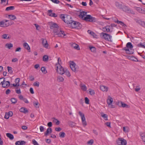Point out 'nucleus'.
I'll return each mask as SVG.
<instances>
[{
  "label": "nucleus",
  "instance_id": "a211bd4d",
  "mask_svg": "<svg viewBox=\"0 0 145 145\" xmlns=\"http://www.w3.org/2000/svg\"><path fill=\"white\" fill-rule=\"evenodd\" d=\"M100 89L103 91L107 92L108 91V88L106 86L101 85L100 87Z\"/></svg>",
  "mask_w": 145,
  "mask_h": 145
},
{
  "label": "nucleus",
  "instance_id": "13d9d810",
  "mask_svg": "<svg viewBox=\"0 0 145 145\" xmlns=\"http://www.w3.org/2000/svg\"><path fill=\"white\" fill-rule=\"evenodd\" d=\"M9 118V115L8 114V113H7V112H6L4 118L6 119H8Z\"/></svg>",
  "mask_w": 145,
  "mask_h": 145
},
{
  "label": "nucleus",
  "instance_id": "4d7b16f0",
  "mask_svg": "<svg viewBox=\"0 0 145 145\" xmlns=\"http://www.w3.org/2000/svg\"><path fill=\"white\" fill-rule=\"evenodd\" d=\"M130 59L131 60L135 61H136L137 60H138L137 58L133 56L130 57Z\"/></svg>",
  "mask_w": 145,
  "mask_h": 145
},
{
  "label": "nucleus",
  "instance_id": "cd10ccee",
  "mask_svg": "<svg viewBox=\"0 0 145 145\" xmlns=\"http://www.w3.org/2000/svg\"><path fill=\"white\" fill-rule=\"evenodd\" d=\"M2 38L5 39H9L10 38L9 35H8L5 34L2 35Z\"/></svg>",
  "mask_w": 145,
  "mask_h": 145
},
{
  "label": "nucleus",
  "instance_id": "f3484780",
  "mask_svg": "<svg viewBox=\"0 0 145 145\" xmlns=\"http://www.w3.org/2000/svg\"><path fill=\"white\" fill-rule=\"evenodd\" d=\"M135 9L139 12L143 14H145V8L142 9L140 7H135Z\"/></svg>",
  "mask_w": 145,
  "mask_h": 145
},
{
  "label": "nucleus",
  "instance_id": "bf43d9fd",
  "mask_svg": "<svg viewBox=\"0 0 145 145\" xmlns=\"http://www.w3.org/2000/svg\"><path fill=\"white\" fill-rule=\"evenodd\" d=\"M39 129L41 132H42L44 131V127L40 126L39 127Z\"/></svg>",
  "mask_w": 145,
  "mask_h": 145
},
{
  "label": "nucleus",
  "instance_id": "ddd939ff",
  "mask_svg": "<svg viewBox=\"0 0 145 145\" xmlns=\"http://www.w3.org/2000/svg\"><path fill=\"white\" fill-rule=\"evenodd\" d=\"M42 44L43 46L45 48H48V43L46 39H42Z\"/></svg>",
  "mask_w": 145,
  "mask_h": 145
},
{
  "label": "nucleus",
  "instance_id": "774afa93",
  "mask_svg": "<svg viewBox=\"0 0 145 145\" xmlns=\"http://www.w3.org/2000/svg\"><path fill=\"white\" fill-rule=\"evenodd\" d=\"M140 134V135L142 137L144 138L145 137V133H141Z\"/></svg>",
  "mask_w": 145,
  "mask_h": 145
},
{
  "label": "nucleus",
  "instance_id": "4c0bfd02",
  "mask_svg": "<svg viewBox=\"0 0 145 145\" xmlns=\"http://www.w3.org/2000/svg\"><path fill=\"white\" fill-rule=\"evenodd\" d=\"M60 17L65 22L66 18V16H65L64 14H61L60 15Z\"/></svg>",
  "mask_w": 145,
  "mask_h": 145
},
{
  "label": "nucleus",
  "instance_id": "72a5a7b5",
  "mask_svg": "<svg viewBox=\"0 0 145 145\" xmlns=\"http://www.w3.org/2000/svg\"><path fill=\"white\" fill-rule=\"evenodd\" d=\"M101 116L105 120H108L107 115L103 113H101Z\"/></svg>",
  "mask_w": 145,
  "mask_h": 145
},
{
  "label": "nucleus",
  "instance_id": "4468645a",
  "mask_svg": "<svg viewBox=\"0 0 145 145\" xmlns=\"http://www.w3.org/2000/svg\"><path fill=\"white\" fill-rule=\"evenodd\" d=\"M49 25L50 28L52 29L57 28L58 27L57 25L54 22L50 23Z\"/></svg>",
  "mask_w": 145,
  "mask_h": 145
},
{
  "label": "nucleus",
  "instance_id": "423d86ee",
  "mask_svg": "<svg viewBox=\"0 0 145 145\" xmlns=\"http://www.w3.org/2000/svg\"><path fill=\"white\" fill-rule=\"evenodd\" d=\"M72 27L73 28L80 29L82 27V25L79 22L75 21L74 20L72 21V23L71 24Z\"/></svg>",
  "mask_w": 145,
  "mask_h": 145
},
{
  "label": "nucleus",
  "instance_id": "c756f323",
  "mask_svg": "<svg viewBox=\"0 0 145 145\" xmlns=\"http://www.w3.org/2000/svg\"><path fill=\"white\" fill-rule=\"evenodd\" d=\"M115 22H117L118 24H120V25L122 26L125 27L126 25L123 22L118 20L117 19L115 21Z\"/></svg>",
  "mask_w": 145,
  "mask_h": 145
},
{
  "label": "nucleus",
  "instance_id": "1a4fd4ad",
  "mask_svg": "<svg viewBox=\"0 0 145 145\" xmlns=\"http://www.w3.org/2000/svg\"><path fill=\"white\" fill-rule=\"evenodd\" d=\"M117 142L118 145H126L127 144L126 140L122 138H119Z\"/></svg>",
  "mask_w": 145,
  "mask_h": 145
},
{
  "label": "nucleus",
  "instance_id": "09e8293b",
  "mask_svg": "<svg viewBox=\"0 0 145 145\" xmlns=\"http://www.w3.org/2000/svg\"><path fill=\"white\" fill-rule=\"evenodd\" d=\"M11 101L12 103L15 104L17 102V100L15 98H12L11 99Z\"/></svg>",
  "mask_w": 145,
  "mask_h": 145
},
{
  "label": "nucleus",
  "instance_id": "6e6552de",
  "mask_svg": "<svg viewBox=\"0 0 145 145\" xmlns=\"http://www.w3.org/2000/svg\"><path fill=\"white\" fill-rule=\"evenodd\" d=\"M78 113L80 116L81 117L82 123L84 127L86 126L87 125V123L86 121V118L84 114L82 113L80 111H79Z\"/></svg>",
  "mask_w": 145,
  "mask_h": 145
},
{
  "label": "nucleus",
  "instance_id": "58836bf2",
  "mask_svg": "<svg viewBox=\"0 0 145 145\" xmlns=\"http://www.w3.org/2000/svg\"><path fill=\"white\" fill-rule=\"evenodd\" d=\"M137 46L139 47L142 48H145V44L144 43H142L141 42L138 44Z\"/></svg>",
  "mask_w": 145,
  "mask_h": 145
},
{
  "label": "nucleus",
  "instance_id": "5fc2aeb1",
  "mask_svg": "<svg viewBox=\"0 0 145 145\" xmlns=\"http://www.w3.org/2000/svg\"><path fill=\"white\" fill-rule=\"evenodd\" d=\"M34 25L35 26V27L36 28V29L37 30H39L40 29V26L37 24H34Z\"/></svg>",
  "mask_w": 145,
  "mask_h": 145
},
{
  "label": "nucleus",
  "instance_id": "e2e57ef3",
  "mask_svg": "<svg viewBox=\"0 0 145 145\" xmlns=\"http://www.w3.org/2000/svg\"><path fill=\"white\" fill-rule=\"evenodd\" d=\"M128 106V105H127L122 102L121 106L123 107H127Z\"/></svg>",
  "mask_w": 145,
  "mask_h": 145
},
{
  "label": "nucleus",
  "instance_id": "f704fd0d",
  "mask_svg": "<svg viewBox=\"0 0 145 145\" xmlns=\"http://www.w3.org/2000/svg\"><path fill=\"white\" fill-rule=\"evenodd\" d=\"M80 87L84 91H86L87 90V87L84 84H81L80 85Z\"/></svg>",
  "mask_w": 145,
  "mask_h": 145
},
{
  "label": "nucleus",
  "instance_id": "ea45409f",
  "mask_svg": "<svg viewBox=\"0 0 145 145\" xmlns=\"http://www.w3.org/2000/svg\"><path fill=\"white\" fill-rule=\"evenodd\" d=\"M89 48L92 52H96V48L95 47L93 46H89Z\"/></svg>",
  "mask_w": 145,
  "mask_h": 145
},
{
  "label": "nucleus",
  "instance_id": "20e7f679",
  "mask_svg": "<svg viewBox=\"0 0 145 145\" xmlns=\"http://www.w3.org/2000/svg\"><path fill=\"white\" fill-rule=\"evenodd\" d=\"M70 66L72 71L76 72L78 71V67L73 61H70Z\"/></svg>",
  "mask_w": 145,
  "mask_h": 145
},
{
  "label": "nucleus",
  "instance_id": "5701e85b",
  "mask_svg": "<svg viewBox=\"0 0 145 145\" xmlns=\"http://www.w3.org/2000/svg\"><path fill=\"white\" fill-rule=\"evenodd\" d=\"M20 112H23L24 113H26L28 112V111L27 109L24 107H22L20 110Z\"/></svg>",
  "mask_w": 145,
  "mask_h": 145
},
{
  "label": "nucleus",
  "instance_id": "0eeeda50",
  "mask_svg": "<svg viewBox=\"0 0 145 145\" xmlns=\"http://www.w3.org/2000/svg\"><path fill=\"white\" fill-rule=\"evenodd\" d=\"M56 70L57 73L61 75H62L65 73V70L59 64V65L57 66Z\"/></svg>",
  "mask_w": 145,
  "mask_h": 145
},
{
  "label": "nucleus",
  "instance_id": "680f3d73",
  "mask_svg": "<svg viewBox=\"0 0 145 145\" xmlns=\"http://www.w3.org/2000/svg\"><path fill=\"white\" fill-rule=\"evenodd\" d=\"M93 143V140L92 139L91 140L88 142V144L91 145Z\"/></svg>",
  "mask_w": 145,
  "mask_h": 145
},
{
  "label": "nucleus",
  "instance_id": "a18cd8bd",
  "mask_svg": "<svg viewBox=\"0 0 145 145\" xmlns=\"http://www.w3.org/2000/svg\"><path fill=\"white\" fill-rule=\"evenodd\" d=\"M65 134L64 132H61L59 133V136L61 138H64L65 137Z\"/></svg>",
  "mask_w": 145,
  "mask_h": 145
},
{
  "label": "nucleus",
  "instance_id": "9b49d317",
  "mask_svg": "<svg viewBox=\"0 0 145 145\" xmlns=\"http://www.w3.org/2000/svg\"><path fill=\"white\" fill-rule=\"evenodd\" d=\"M5 78H4L2 86L4 88H8L10 85L9 81H7L5 80Z\"/></svg>",
  "mask_w": 145,
  "mask_h": 145
},
{
  "label": "nucleus",
  "instance_id": "2f4dec72",
  "mask_svg": "<svg viewBox=\"0 0 145 145\" xmlns=\"http://www.w3.org/2000/svg\"><path fill=\"white\" fill-rule=\"evenodd\" d=\"M13 45L12 43H7L5 45L6 47H7L9 49H10L11 48L13 47Z\"/></svg>",
  "mask_w": 145,
  "mask_h": 145
},
{
  "label": "nucleus",
  "instance_id": "864d4df0",
  "mask_svg": "<svg viewBox=\"0 0 145 145\" xmlns=\"http://www.w3.org/2000/svg\"><path fill=\"white\" fill-rule=\"evenodd\" d=\"M123 10V11L126 12L127 11H128L129 10V9H128V7H122Z\"/></svg>",
  "mask_w": 145,
  "mask_h": 145
},
{
  "label": "nucleus",
  "instance_id": "bb28decb",
  "mask_svg": "<svg viewBox=\"0 0 145 145\" xmlns=\"http://www.w3.org/2000/svg\"><path fill=\"white\" fill-rule=\"evenodd\" d=\"M123 131L125 133H128L129 131V128L127 126L123 127Z\"/></svg>",
  "mask_w": 145,
  "mask_h": 145
},
{
  "label": "nucleus",
  "instance_id": "a19ab883",
  "mask_svg": "<svg viewBox=\"0 0 145 145\" xmlns=\"http://www.w3.org/2000/svg\"><path fill=\"white\" fill-rule=\"evenodd\" d=\"M8 16L12 20H14L16 19V16L14 15H9Z\"/></svg>",
  "mask_w": 145,
  "mask_h": 145
},
{
  "label": "nucleus",
  "instance_id": "4be33fe9",
  "mask_svg": "<svg viewBox=\"0 0 145 145\" xmlns=\"http://www.w3.org/2000/svg\"><path fill=\"white\" fill-rule=\"evenodd\" d=\"M23 46L25 48L28 50V52H30V47L27 43L26 42L24 43L23 44Z\"/></svg>",
  "mask_w": 145,
  "mask_h": 145
},
{
  "label": "nucleus",
  "instance_id": "a878e982",
  "mask_svg": "<svg viewBox=\"0 0 145 145\" xmlns=\"http://www.w3.org/2000/svg\"><path fill=\"white\" fill-rule=\"evenodd\" d=\"M71 46L72 47L77 50H80V47L79 46L75 43H72L71 44Z\"/></svg>",
  "mask_w": 145,
  "mask_h": 145
},
{
  "label": "nucleus",
  "instance_id": "aec40b11",
  "mask_svg": "<svg viewBox=\"0 0 145 145\" xmlns=\"http://www.w3.org/2000/svg\"><path fill=\"white\" fill-rule=\"evenodd\" d=\"M25 144V142L23 140L18 141L15 143L16 145H24Z\"/></svg>",
  "mask_w": 145,
  "mask_h": 145
},
{
  "label": "nucleus",
  "instance_id": "37998d69",
  "mask_svg": "<svg viewBox=\"0 0 145 145\" xmlns=\"http://www.w3.org/2000/svg\"><path fill=\"white\" fill-rule=\"evenodd\" d=\"M65 74L68 77H70L71 76V74L69 72V71L66 69L65 71Z\"/></svg>",
  "mask_w": 145,
  "mask_h": 145
},
{
  "label": "nucleus",
  "instance_id": "412c9836",
  "mask_svg": "<svg viewBox=\"0 0 145 145\" xmlns=\"http://www.w3.org/2000/svg\"><path fill=\"white\" fill-rule=\"evenodd\" d=\"M86 13L84 11L80 12L79 15V17L83 19L84 16L86 15Z\"/></svg>",
  "mask_w": 145,
  "mask_h": 145
},
{
  "label": "nucleus",
  "instance_id": "69168bd1",
  "mask_svg": "<svg viewBox=\"0 0 145 145\" xmlns=\"http://www.w3.org/2000/svg\"><path fill=\"white\" fill-rule=\"evenodd\" d=\"M29 78L30 81H33L35 79L34 77L32 76H29Z\"/></svg>",
  "mask_w": 145,
  "mask_h": 145
},
{
  "label": "nucleus",
  "instance_id": "6ab92c4d",
  "mask_svg": "<svg viewBox=\"0 0 145 145\" xmlns=\"http://www.w3.org/2000/svg\"><path fill=\"white\" fill-rule=\"evenodd\" d=\"M115 5L116 7L118 9H121L122 8L123 6L121 3L118 2L115 3Z\"/></svg>",
  "mask_w": 145,
  "mask_h": 145
},
{
  "label": "nucleus",
  "instance_id": "f8f14e48",
  "mask_svg": "<svg viewBox=\"0 0 145 145\" xmlns=\"http://www.w3.org/2000/svg\"><path fill=\"white\" fill-rule=\"evenodd\" d=\"M65 22L68 24H71L72 23V18L70 15H66V18L65 20Z\"/></svg>",
  "mask_w": 145,
  "mask_h": 145
},
{
  "label": "nucleus",
  "instance_id": "de8ad7c7",
  "mask_svg": "<svg viewBox=\"0 0 145 145\" xmlns=\"http://www.w3.org/2000/svg\"><path fill=\"white\" fill-rule=\"evenodd\" d=\"M48 57L47 55H44L43 57V60L44 61H48Z\"/></svg>",
  "mask_w": 145,
  "mask_h": 145
},
{
  "label": "nucleus",
  "instance_id": "393cba45",
  "mask_svg": "<svg viewBox=\"0 0 145 145\" xmlns=\"http://www.w3.org/2000/svg\"><path fill=\"white\" fill-rule=\"evenodd\" d=\"M111 26L110 25H107L105 26V27L103 28V29H105V31H105L106 32H110V28H111Z\"/></svg>",
  "mask_w": 145,
  "mask_h": 145
},
{
  "label": "nucleus",
  "instance_id": "8fccbe9b",
  "mask_svg": "<svg viewBox=\"0 0 145 145\" xmlns=\"http://www.w3.org/2000/svg\"><path fill=\"white\" fill-rule=\"evenodd\" d=\"M42 72L44 73H46L47 72L46 70V68L44 67H42L41 69Z\"/></svg>",
  "mask_w": 145,
  "mask_h": 145
},
{
  "label": "nucleus",
  "instance_id": "f03ea898",
  "mask_svg": "<svg viewBox=\"0 0 145 145\" xmlns=\"http://www.w3.org/2000/svg\"><path fill=\"white\" fill-rule=\"evenodd\" d=\"M53 33L55 36L57 35L59 37H62V35H63V36L64 37L66 35L63 31L58 30L57 29H54L53 31Z\"/></svg>",
  "mask_w": 145,
  "mask_h": 145
},
{
  "label": "nucleus",
  "instance_id": "7c9ffc66",
  "mask_svg": "<svg viewBox=\"0 0 145 145\" xmlns=\"http://www.w3.org/2000/svg\"><path fill=\"white\" fill-rule=\"evenodd\" d=\"M138 23L141 26L145 27V22L139 20L138 21Z\"/></svg>",
  "mask_w": 145,
  "mask_h": 145
},
{
  "label": "nucleus",
  "instance_id": "052dcab7",
  "mask_svg": "<svg viewBox=\"0 0 145 145\" xmlns=\"http://www.w3.org/2000/svg\"><path fill=\"white\" fill-rule=\"evenodd\" d=\"M122 103V102L120 101H118L116 103V104L117 105H118V106H121Z\"/></svg>",
  "mask_w": 145,
  "mask_h": 145
},
{
  "label": "nucleus",
  "instance_id": "2eb2a0df",
  "mask_svg": "<svg viewBox=\"0 0 145 145\" xmlns=\"http://www.w3.org/2000/svg\"><path fill=\"white\" fill-rule=\"evenodd\" d=\"M48 13L49 16L52 17H56L57 15L54 13L52 12V10H48L47 11Z\"/></svg>",
  "mask_w": 145,
  "mask_h": 145
},
{
  "label": "nucleus",
  "instance_id": "79ce46f5",
  "mask_svg": "<svg viewBox=\"0 0 145 145\" xmlns=\"http://www.w3.org/2000/svg\"><path fill=\"white\" fill-rule=\"evenodd\" d=\"M20 80V79L19 78H16L15 80V82L18 86H19L20 85L19 82Z\"/></svg>",
  "mask_w": 145,
  "mask_h": 145
},
{
  "label": "nucleus",
  "instance_id": "c85d7f7f",
  "mask_svg": "<svg viewBox=\"0 0 145 145\" xmlns=\"http://www.w3.org/2000/svg\"><path fill=\"white\" fill-rule=\"evenodd\" d=\"M7 136L9 138L10 140H13L14 139V136L12 135L10 133H7L6 134Z\"/></svg>",
  "mask_w": 145,
  "mask_h": 145
},
{
  "label": "nucleus",
  "instance_id": "49530a36",
  "mask_svg": "<svg viewBox=\"0 0 145 145\" xmlns=\"http://www.w3.org/2000/svg\"><path fill=\"white\" fill-rule=\"evenodd\" d=\"M8 72L10 74H12L13 72V71L12 70V68L11 67L8 66L7 67Z\"/></svg>",
  "mask_w": 145,
  "mask_h": 145
},
{
  "label": "nucleus",
  "instance_id": "9d476101",
  "mask_svg": "<svg viewBox=\"0 0 145 145\" xmlns=\"http://www.w3.org/2000/svg\"><path fill=\"white\" fill-rule=\"evenodd\" d=\"M113 102V98L110 96H109L107 101V103L108 104V106L111 108H113L115 107L114 106L112 105Z\"/></svg>",
  "mask_w": 145,
  "mask_h": 145
},
{
  "label": "nucleus",
  "instance_id": "f257e3e1",
  "mask_svg": "<svg viewBox=\"0 0 145 145\" xmlns=\"http://www.w3.org/2000/svg\"><path fill=\"white\" fill-rule=\"evenodd\" d=\"M133 46L131 42H128L126 45V47L122 49L123 50H125L127 54H131L133 53V51L131 49Z\"/></svg>",
  "mask_w": 145,
  "mask_h": 145
},
{
  "label": "nucleus",
  "instance_id": "39448f33",
  "mask_svg": "<svg viewBox=\"0 0 145 145\" xmlns=\"http://www.w3.org/2000/svg\"><path fill=\"white\" fill-rule=\"evenodd\" d=\"M83 20L87 22H95L96 20V18L92 17L90 15H87L85 17Z\"/></svg>",
  "mask_w": 145,
  "mask_h": 145
},
{
  "label": "nucleus",
  "instance_id": "c03bdc74",
  "mask_svg": "<svg viewBox=\"0 0 145 145\" xmlns=\"http://www.w3.org/2000/svg\"><path fill=\"white\" fill-rule=\"evenodd\" d=\"M89 93L90 95H93L95 94V92L94 90L91 89H89Z\"/></svg>",
  "mask_w": 145,
  "mask_h": 145
},
{
  "label": "nucleus",
  "instance_id": "dca6fc26",
  "mask_svg": "<svg viewBox=\"0 0 145 145\" xmlns=\"http://www.w3.org/2000/svg\"><path fill=\"white\" fill-rule=\"evenodd\" d=\"M8 20H3V25L2 26V27H8L9 25H11L9 22H8Z\"/></svg>",
  "mask_w": 145,
  "mask_h": 145
},
{
  "label": "nucleus",
  "instance_id": "3c124183",
  "mask_svg": "<svg viewBox=\"0 0 145 145\" xmlns=\"http://www.w3.org/2000/svg\"><path fill=\"white\" fill-rule=\"evenodd\" d=\"M33 144L34 145H39L37 142L34 139L32 140Z\"/></svg>",
  "mask_w": 145,
  "mask_h": 145
},
{
  "label": "nucleus",
  "instance_id": "338daca9",
  "mask_svg": "<svg viewBox=\"0 0 145 145\" xmlns=\"http://www.w3.org/2000/svg\"><path fill=\"white\" fill-rule=\"evenodd\" d=\"M55 130L56 131L59 132L61 130V129L59 127H56L55 128Z\"/></svg>",
  "mask_w": 145,
  "mask_h": 145
},
{
  "label": "nucleus",
  "instance_id": "6e6d98bb",
  "mask_svg": "<svg viewBox=\"0 0 145 145\" xmlns=\"http://www.w3.org/2000/svg\"><path fill=\"white\" fill-rule=\"evenodd\" d=\"M85 99V103L86 104H89V100L87 97H86Z\"/></svg>",
  "mask_w": 145,
  "mask_h": 145
},
{
  "label": "nucleus",
  "instance_id": "7ed1b4c3",
  "mask_svg": "<svg viewBox=\"0 0 145 145\" xmlns=\"http://www.w3.org/2000/svg\"><path fill=\"white\" fill-rule=\"evenodd\" d=\"M100 35L102 38L105 40L110 42L112 41V37L110 35L103 32L101 33Z\"/></svg>",
  "mask_w": 145,
  "mask_h": 145
},
{
  "label": "nucleus",
  "instance_id": "603ef678",
  "mask_svg": "<svg viewBox=\"0 0 145 145\" xmlns=\"http://www.w3.org/2000/svg\"><path fill=\"white\" fill-rule=\"evenodd\" d=\"M34 86L39 87V83L38 82H34L33 84Z\"/></svg>",
  "mask_w": 145,
  "mask_h": 145
},
{
  "label": "nucleus",
  "instance_id": "b1692460",
  "mask_svg": "<svg viewBox=\"0 0 145 145\" xmlns=\"http://www.w3.org/2000/svg\"><path fill=\"white\" fill-rule=\"evenodd\" d=\"M52 132V129L51 128L49 127L47 129L46 131L44 133V135L47 136L50 133H51Z\"/></svg>",
  "mask_w": 145,
  "mask_h": 145
},
{
  "label": "nucleus",
  "instance_id": "e433bc0d",
  "mask_svg": "<svg viewBox=\"0 0 145 145\" xmlns=\"http://www.w3.org/2000/svg\"><path fill=\"white\" fill-rule=\"evenodd\" d=\"M53 121L57 125H59L60 123V121H59L57 119H56L54 118H53Z\"/></svg>",
  "mask_w": 145,
  "mask_h": 145
},
{
  "label": "nucleus",
  "instance_id": "0e129e2a",
  "mask_svg": "<svg viewBox=\"0 0 145 145\" xmlns=\"http://www.w3.org/2000/svg\"><path fill=\"white\" fill-rule=\"evenodd\" d=\"M7 113H8L9 117L12 116L13 115V113L11 111H10Z\"/></svg>",
  "mask_w": 145,
  "mask_h": 145
},
{
  "label": "nucleus",
  "instance_id": "473e14b6",
  "mask_svg": "<svg viewBox=\"0 0 145 145\" xmlns=\"http://www.w3.org/2000/svg\"><path fill=\"white\" fill-rule=\"evenodd\" d=\"M14 8V7L13 6H9L7 7L6 8L5 10L7 11H8L10 10H13Z\"/></svg>",
  "mask_w": 145,
  "mask_h": 145
},
{
  "label": "nucleus",
  "instance_id": "c9c22d12",
  "mask_svg": "<svg viewBox=\"0 0 145 145\" xmlns=\"http://www.w3.org/2000/svg\"><path fill=\"white\" fill-rule=\"evenodd\" d=\"M64 80V78L62 77L59 76L57 77V81L59 82H63Z\"/></svg>",
  "mask_w": 145,
  "mask_h": 145
}]
</instances>
